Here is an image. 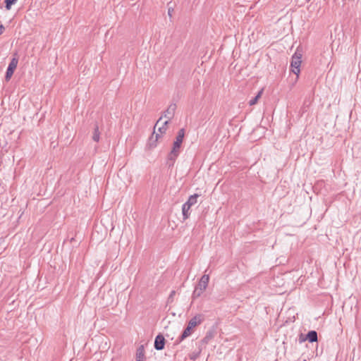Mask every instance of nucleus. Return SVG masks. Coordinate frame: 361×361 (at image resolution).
Wrapping results in <instances>:
<instances>
[{
	"label": "nucleus",
	"mask_w": 361,
	"mask_h": 361,
	"mask_svg": "<svg viewBox=\"0 0 361 361\" xmlns=\"http://www.w3.org/2000/svg\"><path fill=\"white\" fill-rule=\"evenodd\" d=\"M176 109V104H171L169 106L167 109L164 111L163 116L164 117L166 118L168 120L170 121L173 116H174L175 111Z\"/></svg>",
	"instance_id": "7"
},
{
	"label": "nucleus",
	"mask_w": 361,
	"mask_h": 361,
	"mask_svg": "<svg viewBox=\"0 0 361 361\" xmlns=\"http://www.w3.org/2000/svg\"><path fill=\"white\" fill-rule=\"evenodd\" d=\"M200 353H201L200 349L197 352H192L189 355L190 359L195 361V360H197L199 357Z\"/></svg>",
	"instance_id": "18"
},
{
	"label": "nucleus",
	"mask_w": 361,
	"mask_h": 361,
	"mask_svg": "<svg viewBox=\"0 0 361 361\" xmlns=\"http://www.w3.org/2000/svg\"><path fill=\"white\" fill-rule=\"evenodd\" d=\"M190 207H191L188 206V204H186L185 203L183 204L182 213H183V216L184 220L188 219V217L190 214Z\"/></svg>",
	"instance_id": "12"
},
{
	"label": "nucleus",
	"mask_w": 361,
	"mask_h": 361,
	"mask_svg": "<svg viewBox=\"0 0 361 361\" xmlns=\"http://www.w3.org/2000/svg\"><path fill=\"white\" fill-rule=\"evenodd\" d=\"M263 93V89L260 90L258 93L257 94V95L252 98V99H250L249 101V104L250 106H253L255 104H256L259 100V99L262 97V94Z\"/></svg>",
	"instance_id": "15"
},
{
	"label": "nucleus",
	"mask_w": 361,
	"mask_h": 361,
	"mask_svg": "<svg viewBox=\"0 0 361 361\" xmlns=\"http://www.w3.org/2000/svg\"><path fill=\"white\" fill-rule=\"evenodd\" d=\"M183 139L180 138V136H176V140L173 142V148L180 149Z\"/></svg>",
	"instance_id": "16"
},
{
	"label": "nucleus",
	"mask_w": 361,
	"mask_h": 361,
	"mask_svg": "<svg viewBox=\"0 0 361 361\" xmlns=\"http://www.w3.org/2000/svg\"><path fill=\"white\" fill-rule=\"evenodd\" d=\"M169 123V121H165L162 126H160V127H158V131L161 133V134H163L166 132V125Z\"/></svg>",
	"instance_id": "19"
},
{
	"label": "nucleus",
	"mask_w": 361,
	"mask_h": 361,
	"mask_svg": "<svg viewBox=\"0 0 361 361\" xmlns=\"http://www.w3.org/2000/svg\"><path fill=\"white\" fill-rule=\"evenodd\" d=\"M199 197V195L194 194L192 195H190L186 202L185 204H188L190 207H192V205L195 204L197 202V197Z\"/></svg>",
	"instance_id": "13"
},
{
	"label": "nucleus",
	"mask_w": 361,
	"mask_h": 361,
	"mask_svg": "<svg viewBox=\"0 0 361 361\" xmlns=\"http://www.w3.org/2000/svg\"><path fill=\"white\" fill-rule=\"evenodd\" d=\"M18 65V59L16 58H13L11 61V62L8 64V66L7 68L5 79L6 81H8L11 76L13 75L14 71L16 70Z\"/></svg>",
	"instance_id": "4"
},
{
	"label": "nucleus",
	"mask_w": 361,
	"mask_h": 361,
	"mask_svg": "<svg viewBox=\"0 0 361 361\" xmlns=\"http://www.w3.org/2000/svg\"><path fill=\"white\" fill-rule=\"evenodd\" d=\"M165 341L164 336L161 334H158L154 340V348L157 350H163L164 348Z\"/></svg>",
	"instance_id": "5"
},
{
	"label": "nucleus",
	"mask_w": 361,
	"mask_h": 361,
	"mask_svg": "<svg viewBox=\"0 0 361 361\" xmlns=\"http://www.w3.org/2000/svg\"><path fill=\"white\" fill-rule=\"evenodd\" d=\"M301 57L302 54L296 51L292 56V60L290 63L291 71L293 73L298 75L300 73V67L301 65Z\"/></svg>",
	"instance_id": "3"
},
{
	"label": "nucleus",
	"mask_w": 361,
	"mask_h": 361,
	"mask_svg": "<svg viewBox=\"0 0 361 361\" xmlns=\"http://www.w3.org/2000/svg\"><path fill=\"white\" fill-rule=\"evenodd\" d=\"M173 11V8H169L168 14L171 16V13Z\"/></svg>",
	"instance_id": "22"
},
{
	"label": "nucleus",
	"mask_w": 361,
	"mask_h": 361,
	"mask_svg": "<svg viewBox=\"0 0 361 361\" xmlns=\"http://www.w3.org/2000/svg\"><path fill=\"white\" fill-rule=\"evenodd\" d=\"M162 119V116L159 118V119L157 121L155 126H154V130L157 128V127L158 126L159 122L161 121ZM155 133V130L154 131L152 137H150L149 139V147H155L157 146V142L158 140V139L160 137V135L159 133H156L155 134V136H154V135Z\"/></svg>",
	"instance_id": "8"
},
{
	"label": "nucleus",
	"mask_w": 361,
	"mask_h": 361,
	"mask_svg": "<svg viewBox=\"0 0 361 361\" xmlns=\"http://www.w3.org/2000/svg\"><path fill=\"white\" fill-rule=\"evenodd\" d=\"M145 349L143 345H140L136 351V361H145Z\"/></svg>",
	"instance_id": "9"
},
{
	"label": "nucleus",
	"mask_w": 361,
	"mask_h": 361,
	"mask_svg": "<svg viewBox=\"0 0 361 361\" xmlns=\"http://www.w3.org/2000/svg\"><path fill=\"white\" fill-rule=\"evenodd\" d=\"M204 320V317L202 314H197L193 317L188 324L187 327L184 329L182 334L178 337L176 341V343H179L185 339L187 337L190 336L193 332V329L198 324H201Z\"/></svg>",
	"instance_id": "1"
},
{
	"label": "nucleus",
	"mask_w": 361,
	"mask_h": 361,
	"mask_svg": "<svg viewBox=\"0 0 361 361\" xmlns=\"http://www.w3.org/2000/svg\"><path fill=\"white\" fill-rule=\"evenodd\" d=\"M185 135V130L181 128L178 130L177 136H180V138L183 139Z\"/></svg>",
	"instance_id": "20"
},
{
	"label": "nucleus",
	"mask_w": 361,
	"mask_h": 361,
	"mask_svg": "<svg viewBox=\"0 0 361 361\" xmlns=\"http://www.w3.org/2000/svg\"><path fill=\"white\" fill-rule=\"evenodd\" d=\"M174 294H175V291L174 290L171 291V294L169 295V299L172 298L173 297Z\"/></svg>",
	"instance_id": "21"
},
{
	"label": "nucleus",
	"mask_w": 361,
	"mask_h": 361,
	"mask_svg": "<svg viewBox=\"0 0 361 361\" xmlns=\"http://www.w3.org/2000/svg\"><path fill=\"white\" fill-rule=\"evenodd\" d=\"M306 339L308 340L309 342L313 343L317 341V333L315 331H310L307 336Z\"/></svg>",
	"instance_id": "10"
},
{
	"label": "nucleus",
	"mask_w": 361,
	"mask_h": 361,
	"mask_svg": "<svg viewBox=\"0 0 361 361\" xmlns=\"http://www.w3.org/2000/svg\"><path fill=\"white\" fill-rule=\"evenodd\" d=\"M215 333L214 330H209L205 336L202 338V342L203 343H208L214 337Z\"/></svg>",
	"instance_id": "11"
},
{
	"label": "nucleus",
	"mask_w": 361,
	"mask_h": 361,
	"mask_svg": "<svg viewBox=\"0 0 361 361\" xmlns=\"http://www.w3.org/2000/svg\"><path fill=\"white\" fill-rule=\"evenodd\" d=\"M17 1L18 0H5L4 3H5V7L6 8V10H10L12 5L16 4L17 2Z\"/></svg>",
	"instance_id": "17"
},
{
	"label": "nucleus",
	"mask_w": 361,
	"mask_h": 361,
	"mask_svg": "<svg viewBox=\"0 0 361 361\" xmlns=\"http://www.w3.org/2000/svg\"><path fill=\"white\" fill-rule=\"evenodd\" d=\"M209 281V276L207 274H204L201 277L197 286L195 287L192 293L193 299L199 298L202 294V293L206 290L208 286Z\"/></svg>",
	"instance_id": "2"
},
{
	"label": "nucleus",
	"mask_w": 361,
	"mask_h": 361,
	"mask_svg": "<svg viewBox=\"0 0 361 361\" xmlns=\"http://www.w3.org/2000/svg\"><path fill=\"white\" fill-rule=\"evenodd\" d=\"M99 137H100V132L99 130V126L97 124H96L94 128V131H93V134H92V140L94 142H99Z\"/></svg>",
	"instance_id": "14"
},
{
	"label": "nucleus",
	"mask_w": 361,
	"mask_h": 361,
	"mask_svg": "<svg viewBox=\"0 0 361 361\" xmlns=\"http://www.w3.org/2000/svg\"><path fill=\"white\" fill-rule=\"evenodd\" d=\"M179 154V150L172 148L171 151L168 155L167 164L169 167H172L175 163L176 158Z\"/></svg>",
	"instance_id": "6"
}]
</instances>
